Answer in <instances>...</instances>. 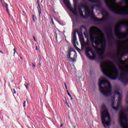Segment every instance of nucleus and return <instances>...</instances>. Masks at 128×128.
<instances>
[{
	"label": "nucleus",
	"instance_id": "1",
	"mask_svg": "<svg viewBox=\"0 0 128 128\" xmlns=\"http://www.w3.org/2000/svg\"><path fill=\"white\" fill-rule=\"evenodd\" d=\"M99 88L100 92L104 96H113L112 106L114 110H118L122 108V94L120 90L116 89L114 94L112 92V85L104 77H102L99 80Z\"/></svg>",
	"mask_w": 128,
	"mask_h": 128
},
{
	"label": "nucleus",
	"instance_id": "2",
	"mask_svg": "<svg viewBox=\"0 0 128 128\" xmlns=\"http://www.w3.org/2000/svg\"><path fill=\"white\" fill-rule=\"evenodd\" d=\"M90 38L92 42L101 44L102 48H96V52L101 60L104 58V52L106 50V38L102 31L96 27H92L90 30Z\"/></svg>",
	"mask_w": 128,
	"mask_h": 128
},
{
	"label": "nucleus",
	"instance_id": "3",
	"mask_svg": "<svg viewBox=\"0 0 128 128\" xmlns=\"http://www.w3.org/2000/svg\"><path fill=\"white\" fill-rule=\"evenodd\" d=\"M109 8L118 14H128V0H104Z\"/></svg>",
	"mask_w": 128,
	"mask_h": 128
},
{
	"label": "nucleus",
	"instance_id": "4",
	"mask_svg": "<svg viewBox=\"0 0 128 128\" xmlns=\"http://www.w3.org/2000/svg\"><path fill=\"white\" fill-rule=\"evenodd\" d=\"M102 71L106 76L110 80H116L118 70L114 64L112 62H102L100 64Z\"/></svg>",
	"mask_w": 128,
	"mask_h": 128
},
{
	"label": "nucleus",
	"instance_id": "5",
	"mask_svg": "<svg viewBox=\"0 0 128 128\" xmlns=\"http://www.w3.org/2000/svg\"><path fill=\"white\" fill-rule=\"evenodd\" d=\"M124 64V61L119 60L118 66L121 72V74L119 77V80L124 84H128V66H122Z\"/></svg>",
	"mask_w": 128,
	"mask_h": 128
},
{
	"label": "nucleus",
	"instance_id": "6",
	"mask_svg": "<svg viewBox=\"0 0 128 128\" xmlns=\"http://www.w3.org/2000/svg\"><path fill=\"white\" fill-rule=\"evenodd\" d=\"M100 116L104 128H108V126H110V113L104 105H103L102 107Z\"/></svg>",
	"mask_w": 128,
	"mask_h": 128
},
{
	"label": "nucleus",
	"instance_id": "7",
	"mask_svg": "<svg viewBox=\"0 0 128 128\" xmlns=\"http://www.w3.org/2000/svg\"><path fill=\"white\" fill-rule=\"evenodd\" d=\"M119 122L122 128H128V122L126 110H122L120 112L119 116Z\"/></svg>",
	"mask_w": 128,
	"mask_h": 128
},
{
	"label": "nucleus",
	"instance_id": "8",
	"mask_svg": "<svg viewBox=\"0 0 128 128\" xmlns=\"http://www.w3.org/2000/svg\"><path fill=\"white\" fill-rule=\"evenodd\" d=\"M84 8V12L86 14V16H94V6H92V10L90 12V8L89 6H88L86 4H84L82 5V6H80L79 10V13L82 16H84L83 12L82 10Z\"/></svg>",
	"mask_w": 128,
	"mask_h": 128
},
{
	"label": "nucleus",
	"instance_id": "9",
	"mask_svg": "<svg viewBox=\"0 0 128 128\" xmlns=\"http://www.w3.org/2000/svg\"><path fill=\"white\" fill-rule=\"evenodd\" d=\"M77 56L78 55L76 54V52L72 49L69 50L66 52L67 58L70 62H76V58Z\"/></svg>",
	"mask_w": 128,
	"mask_h": 128
},
{
	"label": "nucleus",
	"instance_id": "10",
	"mask_svg": "<svg viewBox=\"0 0 128 128\" xmlns=\"http://www.w3.org/2000/svg\"><path fill=\"white\" fill-rule=\"evenodd\" d=\"M86 56L92 60H96V54L94 53V51H92V50L90 47H88L86 48Z\"/></svg>",
	"mask_w": 128,
	"mask_h": 128
},
{
	"label": "nucleus",
	"instance_id": "11",
	"mask_svg": "<svg viewBox=\"0 0 128 128\" xmlns=\"http://www.w3.org/2000/svg\"><path fill=\"white\" fill-rule=\"evenodd\" d=\"M120 26V25H118L116 26V36L117 38L122 39L124 38H126V34L120 32L118 31V28Z\"/></svg>",
	"mask_w": 128,
	"mask_h": 128
},
{
	"label": "nucleus",
	"instance_id": "12",
	"mask_svg": "<svg viewBox=\"0 0 128 128\" xmlns=\"http://www.w3.org/2000/svg\"><path fill=\"white\" fill-rule=\"evenodd\" d=\"M72 36V42H73L74 44H76L78 43L76 41V32H73Z\"/></svg>",
	"mask_w": 128,
	"mask_h": 128
},
{
	"label": "nucleus",
	"instance_id": "13",
	"mask_svg": "<svg viewBox=\"0 0 128 128\" xmlns=\"http://www.w3.org/2000/svg\"><path fill=\"white\" fill-rule=\"evenodd\" d=\"M38 12L39 14V16H40V14H42V8H40V4H38Z\"/></svg>",
	"mask_w": 128,
	"mask_h": 128
},
{
	"label": "nucleus",
	"instance_id": "14",
	"mask_svg": "<svg viewBox=\"0 0 128 128\" xmlns=\"http://www.w3.org/2000/svg\"><path fill=\"white\" fill-rule=\"evenodd\" d=\"M70 10L74 14H76V8H74L73 10L72 8H70Z\"/></svg>",
	"mask_w": 128,
	"mask_h": 128
},
{
	"label": "nucleus",
	"instance_id": "15",
	"mask_svg": "<svg viewBox=\"0 0 128 128\" xmlns=\"http://www.w3.org/2000/svg\"><path fill=\"white\" fill-rule=\"evenodd\" d=\"M4 4L6 7V9L8 14V16H10V12H8V4H6V2H5Z\"/></svg>",
	"mask_w": 128,
	"mask_h": 128
},
{
	"label": "nucleus",
	"instance_id": "16",
	"mask_svg": "<svg viewBox=\"0 0 128 128\" xmlns=\"http://www.w3.org/2000/svg\"><path fill=\"white\" fill-rule=\"evenodd\" d=\"M122 24H124V26H127V28H128V21H125V22H122Z\"/></svg>",
	"mask_w": 128,
	"mask_h": 128
},
{
	"label": "nucleus",
	"instance_id": "17",
	"mask_svg": "<svg viewBox=\"0 0 128 128\" xmlns=\"http://www.w3.org/2000/svg\"><path fill=\"white\" fill-rule=\"evenodd\" d=\"M64 2H65V4H66L67 6H70V4L68 2V0H64Z\"/></svg>",
	"mask_w": 128,
	"mask_h": 128
},
{
	"label": "nucleus",
	"instance_id": "18",
	"mask_svg": "<svg viewBox=\"0 0 128 128\" xmlns=\"http://www.w3.org/2000/svg\"><path fill=\"white\" fill-rule=\"evenodd\" d=\"M80 40L82 46H84V39H82Z\"/></svg>",
	"mask_w": 128,
	"mask_h": 128
},
{
	"label": "nucleus",
	"instance_id": "19",
	"mask_svg": "<svg viewBox=\"0 0 128 128\" xmlns=\"http://www.w3.org/2000/svg\"><path fill=\"white\" fill-rule=\"evenodd\" d=\"M14 54L13 56L14 57L16 56V48L14 49Z\"/></svg>",
	"mask_w": 128,
	"mask_h": 128
},
{
	"label": "nucleus",
	"instance_id": "20",
	"mask_svg": "<svg viewBox=\"0 0 128 128\" xmlns=\"http://www.w3.org/2000/svg\"><path fill=\"white\" fill-rule=\"evenodd\" d=\"M103 16H104V18H106V16H108V13L106 12H105V16H104V12L102 13Z\"/></svg>",
	"mask_w": 128,
	"mask_h": 128
},
{
	"label": "nucleus",
	"instance_id": "21",
	"mask_svg": "<svg viewBox=\"0 0 128 128\" xmlns=\"http://www.w3.org/2000/svg\"><path fill=\"white\" fill-rule=\"evenodd\" d=\"M66 102V106L70 108V106L68 105V100H66V98L65 99Z\"/></svg>",
	"mask_w": 128,
	"mask_h": 128
},
{
	"label": "nucleus",
	"instance_id": "22",
	"mask_svg": "<svg viewBox=\"0 0 128 128\" xmlns=\"http://www.w3.org/2000/svg\"><path fill=\"white\" fill-rule=\"evenodd\" d=\"M32 68H36V63L34 62H32Z\"/></svg>",
	"mask_w": 128,
	"mask_h": 128
},
{
	"label": "nucleus",
	"instance_id": "23",
	"mask_svg": "<svg viewBox=\"0 0 128 128\" xmlns=\"http://www.w3.org/2000/svg\"><path fill=\"white\" fill-rule=\"evenodd\" d=\"M64 84L65 86V88H66V90H68V86H66V83L64 82Z\"/></svg>",
	"mask_w": 128,
	"mask_h": 128
},
{
	"label": "nucleus",
	"instance_id": "24",
	"mask_svg": "<svg viewBox=\"0 0 128 128\" xmlns=\"http://www.w3.org/2000/svg\"><path fill=\"white\" fill-rule=\"evenodd\" d=\"M26 101H24V104H23L24 108H25V106H26Z\"/></svg>",
	"mask_w": 128,
	"mask_h": 128
},
{
	"label": "nucleus",
	"instance_id": "25",
	"mask_svg": "<svg viewBox=\"0 0 128 128\" xmlns=\"http://www.w3.org/2000/svg\"><path fill=\"white\" fill-rule=\"evenodd\" d=\"M68 94L70 98H72V96H70V94L69 92H68Z\"/></svg>",
	"mask_w": 128,
	"mask_h": 128
},
{
	"label": "nucleus",
	"instance_id": "26",
	"mask_svg": "<svg viewBox=\"0 0 128 128\" xmlns=\"http://www.w3.org/2000/svg\"><path fill=\"white\" fill-rule=\"evenodd\" d=\"M51 22H52V24H54V20H52V18H51Z\"/></svg>",
	"mask_w": 128,
	"mask_h": 128
},
{
	"label": "nucleus",
	"instance_id": "27",
	"mask_svg": "<svg viewBox=\"0 0 128 128\" xmlns=\"http://www.w3.org/2000/svg\"><path fill=\"white\" fill-rule=\"evenodd\" d=\"M0 2H1V4L2 6H4V4L2 3V0H0Z\"/></svg>",
	"mask_w": 128,
	"mask_h": 128
},
{
	"label": "nucleus",
	"instance_id": "28",
	"mask_svg": "<svg viewBox=\"0 0 128 128\" xmlns=\"http://www.w3.org/2000/svg\"><path fill=\"white\" fill-rule=\"evenodd\" d=\"M24 86H26V88L28 90V85H26V84H24Z\"/></svg>",
	"mask_w": 128,
	"mask_h": 128
},
{
	"label": "nucleus",
	"instance_id": "29",
	"mask_svg": "<svg viewBox=\"0 0 128 128\" xmlns=\"http://www.w3.org/2000/svg\"><path fill=\"white\" fill-rule=\"evenodd\" d=\"M33 39L34 42H36V38H34V36H33Z\"/></svg>",
	"mask_w": 128,
	"mask_h": 128
},
{
	"label": "nucleus",
	"instance_id": "30",
	"mask_svg": "<svg viewBox=\"0 0 128 128\" xmlns=\"http://www.w3.org/2000/svg\"><path fill=\"white\" fill-rule=\"evenodd\" d=\"M91 2H96V0H91Z\"/></svg>",
	"mask_w": 128,
	"mask_h": 128
},
{
	"label": "nucleus",
	"instance_id": "31",
	"mask_svg": "<svg viewBox=\"0 0 128 128\" xmlns=\"http://www.w3.org/2000/svg\"><path fill=\"white\" fill-rule=\"evenodd\" d=\"M36 50H38V46H36Z\"/></svg>",
	"mask_w": 128,
	"mask_h": 128
},
{
	"label": "nucleus",
	"instance_id": "32",
	"mask_svg": "<svg viewBox=\"0 0 128 128\" xmlns=\"http://www.w3.org/2000/svg\"><path fill=\"white\" fill-rule=\"evenodd\" d=\"M0 52L1 54H4V53L2 52V50H0Z\"/></svg>",
	"mask_w": 128,
	"mask_h": 128
},
{
	"label": "nucleus",
	"instance_id": "33",
	"mask_svg": "<svg viewBox=\"0 0 128 128\" xmlns=\"http://www.w3.org/2000/svg\"><path fill=\"white\" fill-rule=\"evenodd\" d=\"M62 126H63L62 124H61L60 127H61V128H62Z\"/></svg>",
	"mask_w": 128,
	"mask_h": 128
},
{
	"label": "nucleus",
	"instance_id": "34",
	"mask_svg": "<svg viewBox=\"0 0 128 128\" xmlns=\"http://www.w3.org/2000/svg\"><path fill=\"white\" fill-rule=\"evenodd\" d=\"M20 60H22V58L20 57Z\"/></svg>",
	"mask_w": 128,
	"mask_h": 128
},
{
	"label": "nucleus",
	"instance_id": "35",
	"mask_svg": "<svg viewBox=\"0 0 128 128\" xmlns=\"http://www.w3.org/2000/svg\"><path fill=\"white\" fill-rule=\"evenodd\" d=\"M40 60H42V58L40 56Z\"/></svg>",
	"mask_w": 128,
	"mask_h": 128
},
{
	"label": "nucleus",
	"instance_id": "36",
	"mask_svg": "<svg viewBox=\"0 0 128 128\" xmlns=\"http://www.w3.org/2000/svg\"><path fill=\"white\" fill-rule=\"evenodd\" d=\"M14 94H16V91H14Z\"/></svg>",
	"mask_w": 128,
	"mask_h": 128
},
{
	"label": "nucleus",
	"instance_id": "37",
	"mask_svg": "<svg viewBox=\"0 0 128 128\" xmlns=\"http://www.w3.org/2000/svg\"><path fill=\"white\" fill-rule=\"evenodd\" d=\"M70 100H72V96H71V98H70Z\"/></svg>",
	"mask_w": 128,
	"mask_h": 128
},
{
	"label": "nucleus",
	"instance_id": "38",
	"mask_svg": "<svg viewBox=\"0 0 128 128\" xmlns=\"http://www.w3.org/2000/svg\"><path fill=\"white\" fill-rule=\"evenodd\" d=\"M34 22V18H33Z\"/></svg>",
	"mask_w": 128,
	"mask_h": 128
},
{
	"label": "nucleus",
	"instance_id": "39",
	"mask_svg": "<svg viewBox=\"0 0 128 128\" xmlns=\"http://www.w3.org/2000/svg\"><path fill=\"white\" fill-rule=\"evenodd\" d=\"M67 92H68V90H67Z\"/></svg>",
	"mask_w": 128,
	"mask_h": 128
}]
</instances>
